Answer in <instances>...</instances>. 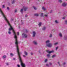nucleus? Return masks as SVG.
<instances>
[{
  "label": "nucleus",
  "instance_id": "nucleus-1",
  "mask_svg": "<svg viewBox=\"0 0 67 67\" xmlns=\"http://www.w3.org/2000/svg\"><path fill=\"white\" fill-rule=\"evenodd\" d=\"M9 31H10L12 30L13 32V35H14V38H15L16 42H15V44H16V47L17 51H19V47L18 46V42L17 40V36L16 35V34L15 32L14 31V30L13 29V28L11 26H10V28H9L8 29Z\"/></svg>",
  "mask_w": 67,
  "mask_h": 67
},
{
  "label": "nucleus",
  "instance_id": "nucleus-2",
  "mask_svg": "<svg viewBox=\"0 0 67 67\" xmlns=\"http://www.w3.org/2000/svg\"><path fill=\"white\" fill-rule=\"evenodd\" d=\"M17 52L18 53V55L19 58V61H20V63L21 66L22 67H25V64L23 63L22 61L21 58V56H20V55L22 54V53H21L19 52V51H17Z\"/></svg>",
  "mask_w": 67,
  "mask_h": 67
},
{
  "label": "nucleus",
  "instance_id": "nucleus-3",
  "mask_svg": "<svg viewBox=\"0 0 67 67\" xmlns=\"http://www.w3.org/2000/svg\"><path fill=\"white\" fill-rule=\"evenodd\" d=\"M2 15H3V17L5 18V19L6 20H7L8 24L9 25H10V23H9V21H8L7 20V18H6V17H5V15H4L3 13L2 12Z\"/></svg>",
  "mask_w": 67,
  "mask_h": 67
},
{
  "label": "nucleus",
  "instance_id": "nucleus-4",
  "mask_svg": "<svg viewBox=\"0 0 67 67\" xmlns=\"http://www.w3.org/2000/svg\"><path fill=\"white\" fill-rule=\"evenodd\" d=\"M22 35L23 38H27V34H25L24 33H23Z\"/></svg>",
  "mask_w": 67,
  "mask_h": 67
},
{
  "label": "nucleus",
  "instance_id": "nucleus-5",
  "mask_svg": "<svg viewBox=\"0 0 67 67\" xmlns=\"http://www.w3.org/2000/svg\"><path fill=\"white\" fill-rule=\"evenodd\" d=\"M46 45L48 47H51L52 46V43H48V44H46Z\"/></svg>",
  "mask_w": 67,
  "mask_h": 67
},
{
  "label": "nucleus",
  "instance_id": "nucleus-6",
  "mask_svg": "<svg viewBox=\"0 0 67 67\" xmlns=\"http://www.w3.org/2000/svg\"><path fill=\"white\" fill-rule=\"evenodd\" d=\"M23 8L24 9V11H26V10L27 9V7L25 6H23Z\"/></svg>",
  "mask_w": 67,
  "mask_h": 67
},
{
  "label": "nucleus",
  "instance_id": "nucleus-7",
  "mask_svg": "<svg viewBox=\"0 0 67 67\" xmlns=\"http://www.w3.org/2000/svg\"><path fill=\"white\" fill-rule=\"evenodd\" d=\"M67 3H63L62 4V5L63 7H66L67 5Z\"/></svg>",
  "mask_w": 67,
  "mask_h": 67
},
{
  "label": "nucleus",
  "instance_id": "nucleus-8",
  "mask_svg": "<svg viewBox=\"0 0 67 67\" xmlns=\"http://www.w3.org/2000/svg\"><path fill=\"white\" fill-rule=\"evenodd\" d=\"M33 43L34 45H37L38 44L37 42L35 41H34Z\"/></svg>",
  "mask_w": 67,
  "mask_h": 67
},
{
  "label": "nucleus",
  "instance_id": "nucleus-9",
  "mask_svg": "<svg viewBox=\"0 0 67 67\" xmlns=\"http://www.w3.org/2000/svg\"><path fill=\"white\" fill-rule=\"evenodd\" d=\"M36 32L35 31H34L33 32L32 34L33 35V37H35V35H36Z\"/></svg>",
  "mask_w": 67,
  "mask_h": 67
},
{
  "label": "nucleus",
  "instance_id": "nucleus-10",
  "mask_svg": "<svg viewBox=\"0 0 67 67\" xmlns=\"http://www.w3.org/2000/svg\"><path fill=\"white\" fill-rule=\"evenodd\" d=\"M46 52L48 54H51L52 53H53V52H54V51H46Z\"/></svg>",
  "mask_w": 67,
  "mask_h": 67
},
{
  "label": "nucleus",
  "instance_id": "nucleus-11",
  "mask_svg": "<svg viewBox=\"0 0 67 67\" xmlns=\"http://www.w3.org/2000/svg\"><path fill=\"white\" fill-rule=\"evenodd\" d=\"M42 10H43L44 11H46V9L45 8V7L43 6L42 7Z\"/></svg>",
  "mask_w": 67,
  "mask_h": 67
},
{
  "label": "nucleus",
  "instance_id": "nucleus-12",
  "mask_svg": "<svg viewBox=\"0 0 67 67\" xmlns=\"http://www.w3.org/2000/svg\"><path fill=\"white\" fill-rule=\"evenodd\" d=\"M34 16H36L37 17V16H39V14H38V13H36L35 14H34Z\"/></svg>",
  "mask_w": 67,
  "mask_h": 67
},
{
  "label": "nucleus",
  "instance_id": "nucleus-13",
  "mask_svg": "<svg viewBox=\"0 0 67 67\" xmlns=\"http://www.w3.org/2000/svg\"><path fill=\"white\" fill-rule=\"evenodd\" d=\"M24 33H25V34L27 33L28 32L27 31V30L25 29L24 30Z\"/></svg>",
  "mask_w": 67,
  "mask_h": 67
},
{
  "label": "nucleus",
  "instance_id": "nucleus-14",
  "mask_svg": "<svg viewBox=\"0 0 67 67\" xmlns=\"http://www.w3.org/2000/svg\"><path fill=\"white\" fill-rule=\"evenodd\" d=\"M46 30V27L44 26L42 28V30H43V31H45Z\"/></svg>",
  "mask_w": 67,
  "mask_h": 67
},
{
  "label": "nucleus",
  "instance_id": "nucleus-15",
  "mask_svg": "<svg viewBox=\"0 0 67 67\" xmlns=\"http://www.w3.org/2000/svg\"><path fill=\"white\" fill-rule=\"evenodd\" d=\"M49 42H50V41H49V40H48L46 41V44H48V43H49Z\"/></svg>",
  "mask_w": 67,
  "mask_h": 67
},
{
  "label": "nucleus",
  "instance_id": "nucleus-16",
  "mask_svg": "<svg viewBox=\"0 0 67 67\" xmlns=\"http://www.w3.org/2000/svg\"><path fill=\"white\" fill-rule=\"evenodd\" d=\"M64 39L65 40H67V37L66 36H65L64 37Z\"/></svg>",
  "mask_w": 67,
  "mask_h": 67
},
{
  "label": "nucleus",
  "instance_id": "nucleus-17",
  "mask_svg": "<svg viewBox=\"0 0 67 67\" xmlns=\"http://www.w3.org/2000/svg\"><path fill=\"white\" fill-rule=\"evenodd\" d=\"M32 7L34 8V10H36L37 9V8L34 6H33Z\"/></svg>",
  "mask_w": 67,
  "mask_h": 67
},
{
  "label": "nucleus",
  "instance_id": "nucleus-18",
  "mask_svg": "<svg viewBox=\"0 0 67 67\" xmlns=\"http://www.w3.org/2000/svg\"><path fill=\"white\" fill-rule=\"evenodd\" d=\"M42 24V23L41 22H40L39 23H38V25L39 26H41V24Z\"/></svg>",
  "mask_w": 67,
  "mask_h": 67
},
{
  "label": "nucleus",
  "instance_id": "nucleus-19",
  "mask_svg": "<svg viewBox=\"0 0 67 67\" xmlns=\"http://www.w3.org/2000/svg\"><path fill=\"white\" fill-rule=\"evenodd\" d=\"M23 9H21L20 10V12H21L22 14L23 13Z\"/></svg>",
  "mask_w": 67,
  "mask_h": 67
},
{
  "label": "nucleus",
  "instance_id": "nucleus-20",
  "mask_svg": "<svg viewBox=\"0 0 67 67\" xmlns=\"http://www.w3.org/2000/svg\"><path fill=\"white\" fill-rule=\"evenodd\" d=\"M40 16L41 17H43V13H41Z\"/></svg>",
  "mask_w": 67,
  "mask_h": 67
},
{
  "label": "nucleus",
  "instance_id": "nucleus-21",
  "mask_svg": "<svg viewBox=\"0 0 67 67\" xmlns=\"http://www.w3.org/2000/svg\"><path fill=\"white\" fill-rule=\"evenodd\" d=\"M47 57H48V58H49V57H50L51 56V54H48L47 55Z\"/></svg>",
  "mask_w": 67,
  "mask_h": 67
},
{
  "label": "nucleus",
  "instance_id": "nucleus-22",
  "mask_svg": "<svg viewBox=\"0 0 67 67\" xmlns=\"http://www.w3.org/2000/svg\"><path fill=\"white\" fill-rule=\"evenodd\" d=\"M24 54L25 55L27 56V52L25 51L24 52Z\"/></svg>",
  "mask_w": 67,
  "mask_h": 67
},
{
  "label": "nucleus",
  "instance_id": "nucleus-23",
  "mask_svg": "<svg viewBox=\"0 0 67 67\" xmlns=\"http://www.w3.org/2000/svg\"><path fill=\"white\" fill-rule=\"evenodd\" d=\"M59 35L60 37H62V34H61V33H60L59 34Z\"/></svg>",
  "mask_w": 67,
  "mask_h": 67
},
{
  "label": "nucleus",
  "instance_id": "nucleus-24",
  "mask_svg": "<svg viewBox=\"0 0 67 67\" xmlns=\"http://www.w3.org/2000/svg\"><path fill=\"white\" fill-rule=\"evenodd\" d=\"M56 56V55H55V54H54V55L52 56V58H54V57H55Z\"/></svg>",
  "mask_w": 67,
  "mask_h": 67
},
{
  "label": "nucleus",
  "instance_id": "nucleus-25",
  "mask_svg": "<svg viewBox=\"0 0 67 67\" xmlns=\"http://www.w3.org/2000/svg\"><path fill=\"white\" fill-rule=\"evenodd\" d=\"M10 55H11V56H14V54L12 53H11L10 54Z\"/></svg>",
  "mask_w": 67,
  "mask_h": 67
},
{
  "label": "nucleus",
  "instance_id": "nucleus-26",
  "mask_svg": "<svg viewBox=\"0 0 67 67\" xmlns=\"http://www.w3.org/2000/svg\"><path fill=\"white\" fill-rule=\"evenodd\" d=\"M3 58H6V56L5 55H4L3 57Z\"/></svg>",
  "mask_w": 67,
  "mask_h": 67
},
{
  "label": "nucleus",
  "instance_id": "nucleus-27",
  "mask_svg": "<svg viewBox=\"0 0 67 67\" xmlns=\"http://www.w3.org/2000/svg\"><path fill=\"white\" fill-rule=\"evenodd\" d=\"M62 65H63V66H65V65H66V63H65V62H64V63H63L62 64Z\"/></svg>",
  "mask_w": 67,
  "mask_h": 67
},
{
  "label": "nucleus",
  "instance_id": "nucleus-28",
  "mask_svg": "<svg viewBox=\"0 0 67 67\" xmlns=\"http://www.w3.org/2000/svg\"><path fill=\"white\" fill-rule=\"evenodd\" d=\"M8 33L9 34H11V32L10 31H9L8 32Z\"/></svg>",
  "mask_w": 67,
  "mask_h": 67
},
{
  "label": "nucleus",
  "instance_id": "nucleus-29",
  "mask_svg": "<svg viewBox=\"0 0 67 67\" xmlns=\"http://www.w3.org/2000/svg\"><path fill=\"white\" fill-rule=\"evenodd\" d=\"M55 22L56 23H58V21L57 20H56L55 21Z\"/></svg>",
  "mask_w": 67,
  "mask_h": 67
},
{
  "label": "nucleus",
  "instance_id": "nucleus-30",
  "mask_svg": "<svg viewBox=\"0 0 67 67\" xmlns=\"http://www.w3.org/2000/svg\"><path fill=\"white\" fill-rule=\"evenodd\" d=\"M54 44L55 45H57V44H58V42H57V43H54Z\"/></svg>",
  "mask_w": 67,
  "mask_h": 67
},
{
  "label": "nucleus",
  "instance_id": "nucleus-31",
  "mask_svg": "<svg viewBox=\"0 0 67 67\" xmlns=\"http://www.w3.org/2000/svg\"><path fill=\"white\" fill-rule=\"evenodd\" d=\"M53 12V10H51L50 12V13H52Z\"/></svg>",
  "mask_w": 67,
  "mask_h": 67
},
{
  "label": "nucleus",
  "instance_id": "nucleus-32",
  "mask_svg": "<svg viewBox=\"0 0 67 67\" xmlns=\"http://www.w3.org/2000/svg\"><path fill=\"white\" fill-rule=\"evenodd\" d=\"M58 2H62V0H59Z\"/></svg>",
  "mask_w": 67,
  "mask_h": 67
},
{
  "label": "nucleus",
  "instance_id": "nucleus-33",
  "mask_svg": "<svg viewBox=\"0 0 67 67\" xmlns=\"http://www.w3.org/2000/svg\"><path fill=\"white\" fill-rule=\"evenodd\" d=\"M65 23L66 24H67V20H65Z\"/></svg>",
  "mask_w": 67,
  "mask_h": 67
},
{
  "label": "nucleus",
  "instance_id": "nucleus-34",
  "mask_svg": "<svg viewBox=\"0 0 67 67\" xmlns=\"http://www.w3.org/2000/svg\"><path fill=\"white\" fill-rule=\"evenodd\" d=\"M10 21H13V18H11L10 19Z\"/></svg>",
  "mask_w": 67,
  "mask_h": 67
},
{
  "label": "nucleus",
  "instance_id": "nucleus-35",
  "mask_svg": "<svg viewBox=\"0 0 67 67\" xmlns=\"http://www.w3.org/2000/svg\"><path fill=\"white\" fill-rule=\"evenodd\" d=\"M47 62V59H46L45 60V63H46Z\"/></svg>",
  "mask_w": 67,
  "mask_h": 67
},
{
  "label": "nucleus",
  "instance_id": "nucleus-36",
  "mask_svg": "<svg viewBox=\"0 0 67 67\" xmlns=\"http://www.w3.org/2000/svg\"><path fill=\"white\" fill-rule=\"evenodd\" d=\"M58 64L59 66H60V64H59V62H58Z\"/></svg>",
  "mask_w": 67,
  "mask_h": 67
},
{
  "label": "nucleus",
  "instance_id": "nucleus-37",
  "mask_svg": "<svg viewBox=\"0 0 67 67\" xmlns=\"http://www.w3.org/2000/svg\"><path fill=\"white\" fill-rule=\"evenodd\" d=\"M58 47L56 48V51H57V49H58Z\"/></svg>",
  "mask_w": 67,
  "mask_h": 67
},
{
  "label": "nucleus",
  "instance_id": "nucleus-38",
  "mask_svg": "<svg viewBox=\"0 0 67 67\" xmlns=\"http://www.w3.org/2000/svg\"><path fill=\"white\" fill-rule=\"evenodd\" d=\"M50 37H52V35L51 34L49 36Z\"/></svg>",
  "mask_w": 67,
  "mask_h": 67
},
{
  "label": "nucleus",
  "instance_id": "nucleus-39",
  "mask_svg": "<svg viewBox=\"0 0 67 67\" xmlns=\"http://www.w3.org/2000/svg\"><path fill=\"white\" fill-rule=\"evenodd\" d=\"M21 25H24V23H23V22L21 23Z\"/></svg>",
  "mask_w": 67,
  "mask_h": 67
},
{
  "label": "nucleus",
  "instance_id": "nucleus-40",
  "mask_svg": "<svg viewBox=\"0 0 67 67\" xmlns=\"http://www.w3.org/2000/svg\"><path fill=\"white\" fill-rule=\"evenodd\" d=\"M7 9H8V10H10V9H9V8L8 7H7Z\"/></svg>",
  "mask_w": 67,
  "mask_h": 67
},
{
  "label": "nucleus",
  "instance_id": "nucleus-41",
  "mask_svg": "<svg viewBox=\"0 0 67 67\" xmlns=\"http://www.w3.org/2000/svg\"><path fill=\"white\" fill-rule=\"evenodd\" d=\"M17 12V10H15L14 11V13H15V12Z\"/></svg>",
  "mask_w": 67,
  "mask_h": 67
},
{
  "label": "nucleus",
  "instance_id": "nucleus-42",
  "mask_svg": "<svg viewBox=\"0 0 67 67\" xmlns=\"http://www.w3.org/2000/svg\"><path fill=\"white\" fill-rule=\"evenodd\" d=\"M46 66H48V67H49V65H48V64H46Z\"/></svg>",
  "mask_w": 67,
  "mask_h": 67
},
{
  "label": "nucleus",
  "instance_id": "nucleus-43",
  "mask_svg": "<svg viewBox=\"0 0 67 67\" xmlns=\"http://www.w3.org/2000/svg\"><path fill=\"white\" fill-rule=\"evenodd\" d=\"M27 16H28L26 14L25 16V17H27Z\"/></svg>",
  "mask_w": 67,
  "mask_h": 67
},
{
  "label": "nucleus",
  "instance_id": "nucleus-44",
  "mask_svg": "<svg viewBox=\"0 0 67 67\" xmlns=\"http://www.w3.org/2000/svg\"><path fill=\"white\" fill-rule=\"evenodd\" d=\"M31 55H33V53L32 52H31Z\"/></svg>",
  "mask_w": 67,
  "mask_h": 67
},
{
  "label": "nucleus",
  "instance_id": "nucleus-45",
  "mask_svg": "<svg viewBox=\"0 0 67 67\" xmlns=\"http://www.w3.org/2000/svg\"><path fill=\"white\" fill-rule=\"evenodd\" d=\"M49 64L50 65H52V63H49Z\"/></svg>",
  "mask_w": 67,
  "mask_h": 67
},
{
  "label": "nucleus",
  "instance_id": "nucleus-46",
  "mask_svg": "<svg viewBox=\"0 0 67 67\" xmlns=\"http://www.w3.org/2000/svg\"><path fill=\"white\" fill-rule=\"evenodd\" d=\"M4 5H3V8H4Z\"/></svg>",
  "mask_w": 67,
  "mask_h": 67
},
{
  "label": "nucleus",
  "instance_id": "nucleus-47",
  "mask_svg": "<svg viewBox=\"0 0 67 67\" xmlns=\"http://www.w3.org/2000/svg\"><path fill=\"white\" fill-rule=\"evenodd\" d=\"M17 66L18 67H20V66L19 65H17Z\"/></svg>",
  "mask_w": 67,
  "mask_h": 67
},
{
  "label": "nucleus",
  "instance_id": "nucleus-48",
  "mask_svg": "<svg viewBox=\"0 0 67 67\" xmlns=\"http://www.w3.org/2000/svg\"><path fill=\"white\" fill-rule=\"evenodd\" d=\"M17 35H19V32H18L17 33Z\"/></svg>",
  "mask_w": 67,
  "mask_h": 67
},
{
  "label": "nucleus",
  "instance_id": "nucleus-49",
  "mask_svg": "<svg viewBox=\"0 0 67 67\" xmlns=\"http://www.w3.org/2000/svg\"><path fill=\"white\" fill-rule=\"evenodd\" d=\"M6 64L7 65V66L9 65V63H7Z\"/></svg>",
  "mask_w": 67,
  "mask_h": 67
},
{
  "label": "nucleus",
  "instance_id": "nucleus-50",
  "mask_svg": "<svg viewBox=\"0 0 67 67\" xmlns=\"http://www.w3.org/2000/svg\"><path fill=\"white\" fill-rule=\"evenodd\" d=\"M45 15V16H46V17H47V16H48L47 15Z\"/></svg>",
  "mask_w": 67,
  "mask_h": 67
},
{
  "label": "nucleus",
  "instance_id": "nucleus-51",
  "mask_svg": "<svg viewBox=\"0 0 67 67\" xmlns=\"http://www.w3.org/2000/svg\"><path fill=\"white\" fill-rule=\"evenodd\" d=\"M52 31H53V32H55V30H52Z\"/></svg>",
  "mask_w": 67,
  "mask_h": 67
},
{
  "label": "nucleus",
  "instance_id": "nucleus-52",
  "mask_svg": "<svg viewBox=\"0 0 67 67\" xmlns=\"http://www.w3.org/2000/svg\"><path fill=\"white\" fill-rule=\"evenodd\" d=\"M63 19H65V18L63 17Z\"/></svg>",
  "mask_w": 67,
  "mask_h": 67
},
{
  "label": "nucleus",
  "instance_id": "nucleus-53",
  "mask_svg": "<svg viewBox=\"0 0 67 67\" xmlns=\"http://www.w3.org/2000/svg\"><path fill=\"white\" fill-rule=\"evenodd\" d=\"M23 56H24V57H25V55H23Z\"/></svg>",
  "mask_w": 67,
  "mask_h": 67
},
{
  "label": "nucleus",
  "instance_id": "nucleus-54",
  "mask_svg": "<svg viewBox=\"0 0 67 67\" xmlns=\"http://www.w3.org/2000/svg\"><path fill=\"white\" fill-rule=\"evenodd\" d=\"M13 59H14V60H15V59L14 58Z\"/></svg>",
  "mask_w": 67,
  "mask_h": 67
},
{
  "label": "nucleus",
  "instance_id": "nucleus-55",
  "mask_svg": "<svg viewBox=\"0 0 67 67\" xmlns=\"http://www.w3.org/2000/svg\"><path fill=\"white\" fill-rule=\"evenodd\" d=\"M14 1H13V2H12L13 3H14Z\"/></svg>",
  "mask_w": 67,
  "mask_h": 67
},
{
  "label": "nucleus",
  "instance_id": "nucleus-56",
  "mask_svg": "<svg viewBox=\"0 0 67 67\" xmlns=\"http://www.w3.org/2000/svg\"><path fill=\"white\" fill-rule=\"evenodd\" d=\"M64 67H65V66H64Z\"/></svg>",
  "mask_w": 67,
  "mask_h": 67
},
{
  "label": "nucleus",
  "instance_id": "nucleus-57",
  "mask_svg": "<svg viewBox=\"0 0 67 67\" xmlns=\"http://www.w3.org/2000/svg\"><path fill=\"white\" fill-rule=\"evenodd\" d=\"M67 1V0H66Z\"/></svg>",
  "mask_w": 67,
  "mask_h": 67
}]
</instances>
